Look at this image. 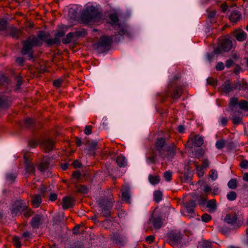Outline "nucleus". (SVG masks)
I'll list each match as a JSON object with an SVG mask.
<instances>
[{
	"mask_svg": "<svg viewBox=\"0 0 248 248\" xmlns=\"http://www.w3.org/2000/svg\"><path fill=\"white\" fill-rule=\"evenodd\" d=\"M9 35L13 38L18 39L19 35L21 32V30L17 29L14 26H10L8 29Z\"/></svg>",
	"mask_w": 248,
	"mask_h": 248,
	"instance_id": "4be33fe9",
	"label": "nucleus"
},
{
	"mask_svg": "<svg viewBox=\"0 0 248 248\" xmlns=\"http://www.w3.org/2000/svg\"><path fill=\"white\" fill-rule=\"evenodd\" d=\"M17 175L16 173H8L6 174V179L12 183L14 182L16 178Z\"/></svg>",
	"mask_w": 248,
	"mask_h": 248,
	"instance_id": "ea45409f",
	"label": "nucleus"
},
{
	"mask_svg": "<svg viewBox=\"0 0 248 248\" xmlns=\"http://www.w3.org/2000/svg\"><path fill=\"white\" fill-rule=\"evenodd\" d=\"M238 104V99L237 97H232L229 102V105L232 106H235Z\"/></svg>",
	"mask_w": 248,
	"mask_h": 248,
	"instance_id": "5fc2aeb1",
	"label": "nucleus"
},
{
	"mask_svg": "<svg viewBox=\"0 0 248 248\" xmlns=\"http://www.w3.org/2000/svg\"><path fill=\"white\" fill-rule=\"evenodd\" d=\"M167 241L172 247H178L182 243L183 235L180 231H171L167 233Z\"/></svg>",
	"mask_w": 248,
	"mask_h": 248,
	"instance_id": "39448f33",
	"label": "nucleus"
},
{
	"mask_svg": "<svg viewBox=\"0 0 248 248\" xmlns=\"http://www.w3.org/2000/svg\"><path fill=\"white\" fill-rule=\"evenodd\" d=\"M11 215L13 217L23 215L28 217L31 216V211L28 208L25 202L22 200H16L12 205L10 208Z\"/></svg>",
	"mask_w": 248,
	"mask_h": 248,
	"instance_id": "f03ea898",
	"label": "nucleus"
},
{
	"mask_svg": "<svg viewBox=\"0 0 248 248\" xmlns=\"http://www.w3.org/2000/svg\"><path fill=\"white\" fill-rule=\"evenodd\" d=\"M110 240L113 243L120 247L124 246L126 242V237L119 232L113 233L112 234L110 235Z\"/></svg>",
	"mask_w": 248,
	"mask_h": 248,
	"instance_id": "9d476101",
	"label": "nucleus"
},
{
	"mask_svg": "<svg viewBox=\"0 0 248 248\" xmlns=\"http://www.w3.org/2000/svg\"><path fill=\"white\" fill-rule=\"evenodd\" d=\"M203 143L202 138L199 135H195L191 140H189L187 143V147L189 148H193V146L197 147L201 146Z\"/></svg>",
	"mask_w": 248,
	"mask_h": 248,
	"instance_id": "9b49d317",
	"label": "nucleus"
},
{
	"mask_svg": "<svg viewBox=\"0 0 248 248\" xmlns=\"http://www.w3.org/2000/svg\"><path fill=\"white\" fill-rule=\"evenodd\" d=\"M109 18L111 20V24L112 25H115L117 28L119 29V31L118 32V35L122 36L123 35L127 34L126 30L124 28L122 27L118 23L119 19L117 14H110L109 15Z\"/></svg>",
	"mask_w": 248,
	"mask_h": 248,
	"instance_id": "1a4fd4ad",
	"label": "nucleus"
},
{
	"mask_svg": "<svg viewBox=\"0 0 248 248\" xmlns=\"http://www.w3.org/2000/svg\"><path fill=\"white\" fill-rule=\"evenodd\" d=\"M166 151L167 152V154H164L165 156V158H172L176 154V146L175 145L172 143L170 145L167 146L166 149Z\"/></svg>",
	"mask_w": 248,
	"mask_h": 248,
	"instance_id": "aec40b11",
	"label": "nucleus"
},
{
	"mask_svg": "<svg viewBox=\"0 0 248 248\" xmlns=\"http://www.w3.org/2000/svg\"><path fill=\"white\" fill-rule=\"evenodd\" d=\"M231 115V118L234 124H239L242 123L241 112L240 110H234L232 109Z\"/></svg>",
	"mask_w": 248,
	"mask_h": 248,
	"instance_id": "412c9836",
	"label": "nucleus"
},
{
	"mask_svg": "<svg viewBox=\"0 0 248 248\" xmlns=\"http://www.w3.org/2000/svg\"><path fill=\"white\" fill-rule=\"evenodd\" d=\"M74 35L77 37H84L87 34L86 30L85 29H80L77 30L75 32H73Z\"/></svg>",
	"mask_w": 248,
	"mask_h": 248,
	"instance_id": "2f4dec72",
	"label": "nucleus"
},
{
	"mask_svg": "<svg viewBox=\"0 0 248 248\" xmlns=\"http://www.w3.org/2000/svg\"><path fill=\"white\" fill-rule=\"evenodd\" d=\"M224 221L232 226L234 229L239 228L242 224V222L238 219V216L235 213L227 214L224 217Z\"/></svg>",
	"mask_w": 248,
	"mask_h": 248,
	"instance_id": "6e6552de",
	"label": "nucleus"
},
{
	"mask_svg": "<svg viewBox=\"0 0 248 248\" xmlns=\"http://www.w3.org/2000/svg\"><path fill=\"white\" fill-rule=\"evenodd\" d=\"M196 203L194 200H190L189 202L185 203V206L186 212L189 214H192L194 212V208L196 206Z\"/></svg>",
	"mask_w": 248,
	"mask_h": 248,
	"instance_id": "c85d7f7f",
	"label": "nucleus"
},
{
	"mask_svg": "<svg viewBox=\"0 0 248 248\" xmlns=\"http://www.w3.org/2000/svg\"><path fill=\"white\" fill-rule=\"evenodd\" d=\"M122 197L123 200L126 201L127 202H129L130 199V195L129 191L127 189L123 191L122 193Z\"/></svg>",
	"mask_w": 248,
	"mask_h": 248,
	"instance_id": "a19ab883",
	"label": "nucleus"
},
{
	"mask_svg": "<svg viewBox=\"0 0 248 248\" xmlns=\"http://www.w3.org/2000/svg\"><path fill=\"white\" fill-rule=\"evenodd\" d=\"M74 199L71 197H65L62 199V208L66 209L73 207Z\"/></svg>",
	"mask_w": 248,
	"mask_h": 248,
	"instance_id": "5701e85b",
	"label": "nucleus"
},
{
	"mask_svg": "<svg viewBox=\"0 0 248 248\" xmlns=\"http://www.w3.org/2000/svg\"><path fill=\"white\" fill-rule=\"evenodd\" d=\"M220 231L222 234L225 235H228L229 233V230L227 228L220 227Z\"/></svg>",
	"mask_w": 248,
	"mask_h": 248,
	"instance_id": "e2e57ef3",
	"label": "nucleus"
},
{
	"mask_svg": "<svg viewBox=\"0 0 248 248\" xmlns=\"http://www.w3.org/2000/svg\"><path fill=\"white\" fill-rule=\"evenodd\" d=\"M26 169L27 170V172L31 173H33L35 171V168L33 164H31L30 163H28L27 161H26Z\"/></svg>",
	"mask_w": 248,
	"mask_h": 248,
	"instance_id": "79ce46f5",
	"label": "nucleus"
},
{
	"mask_svg": "<svg viewBox=\"0 0 248 248\" xmlns=\"http://www.w3.org/2000/svg\"><path fill=\"white\" fill-rule=\"evenodd\" d=\"M239 107L241 109H248V102L245 100H241L238 104Z\"/></svg>",
	"mask_w": 248,
	"mask_h": 248,
	"instance_id": "a18cd8bd",
	"label": "nucleus"
},
{
	"mask_svg": "<svg viewBox=\"0 0 248 248\" xmlns=\"http://www.w3.org/2000/svg\"><path fill=\"white\" fill-rule=\"evenodd\" d=\"M207 207L210 208L213 211L216 209V201L215 200L213 199L207 202Z\"/></svg>",
	"mask_w": 248,
	"mask_h": 248,
	"instance_id": "c03bdc74",
	"label": "nucleus"
},
{
	"mask_svg": "<svg viewBox=\"0 0 248 248\" xmlns=\"http://www.w3.org/2000/svg\"><path fill=\"white\" fill-rule=\"evenodd\" d=\"M209 164L210 162L208 159L207 158H205L203 159L202 164L201 167L206 170L208 167Z\"/></svg>",
	"mask_w": 248,
	"mask_h": 248,
	"instance_id": "bf43d9fd",
	"label": "nucleus"
},
{
	"mask_svg": "<svg viewBox=\"0 0 248 248\" xmlns=\"http://www.w3.org/2000/svg\"><path fill=\"white\" fill-rule=\"evenodd\" d=\"M148 178L149 182L152 185H156L160 181L159 177L156 175L154 176L149 175Z\"/></svg>",
	"mask_w": 248,
	"mask_h": 248,
	"instance_id": "f704fd0d",
	"label": "nucleus"
},
{
	"mask_svg": "<svg viewBox=\"0 0 248 248\" xmlns=\"http://www.w3.org/2000/svg\"><path fill=\"white\" fill-rule=\"evenodd\" d=\"M209 177L213 181L216 180L217 178V171L215 170H211L209 172Z\"/></svg>",
	"mask_w": 248,
	"mask_h": 248,
	"instance_id": "de8ad7c7",
	"label": "nucleus"
},
{
	"mask_svg": "<svg viewBox=\"0 0 248 248\" xmlns=\"http://www.w3.org/2000/svg\"><path fill=\"white\" fill-rule=\"evenodd\" d=\"M241 17L240 12L237 10H233L229 16V19L232 23H236Z\"/></svg>",
	"mask_w": 248,
	"mask_h": 248,
	"instance_id": "b1692460",
	"label": "nucleus"
},
{
	"mask_svg": "<svg viewBox=\"0 0 248 248\" xmlns=\"http://www.w3.org/2000/svg\"><path fill=\"white\" fill-rule=\"evenodd\" d=\"M237 186V182L235 179H232L228 183V186L232 189H235Z\"/></svg>",
	"mask_w": 248,
	"mask_h": 248,
	"instance_id": "e433bc0d",
	"label": "nucleus"
},
{
	"mask_svg": "<svg viewBox=\"0 0 248 248\" xmlns=\"http://www.w3.org/2000/svg\"><path fill=\"white\" fill-rule=\"evenodd\" d=\"M240 166L243 169L248 168V161L247 160H242L240 163Z\"/></svg>",
	"mask_w": 248,
	"mask_h": 248,
	"instance_id": "680f3d73",
	"label": "nucleus"
},
{
	"mask_svg": "<svg viewBox=\"0 0 248 248\" xmlns=\"http://www.w3.org/2000/svg\"><path fill=\"white\" fill-rule=\"evenodd\" d=\"M113 40L112 36H102L100 37L98 42L94 46L99 52H103L108 50L111 46Z\"/></svg>",
	"mask_w": 248,
	"mask_h": 248,
	"instance_id": "20e7f679",
	"label": "nucleus"
},
{
	"mask_svg": "<svg viewBox=\"0 0 248 248\" xmlns=\"http://www.w3.org/2000/svg\"><path fill=\"white\" fill-rule=\"evenodd\" d=\"M204 154V151L202 149H199L195 151V156L196 157L200 159L202 156H203V155Z\"/></svg>",
	"mask_w": 248,
	"mask_h": 248,
	"instance_id": "3c124183",
	"label": "nucleus"
},
{
	"mask_svg": "<svg viewBox=\"0 0 248 248\" xmlns=\"http://www.w3.org/2000/svg\"><path fill=\"white\" fill-rule=\"evenodd\" d=\"M81 176V173L79 171H75L72 174V176L74 178L78 179Z\"/></svg>",
	"mask_w": 248,
	"mask_h": 248,
	"instance_id": "338daca9",
	"label": "nucleus"
},
{
	"mask_svg": "<svg viewBox=\"0 0 248 248\" xmlns=\"http://www.w3.org/2000/svg\"><path fill=\"white\" fill-rule=\"evenodd\" d=\"M237 198V194L235 192L231 191L227 195V198L229 201H234Z\"/></svg>",
	"mask_w": 248,
	"mask_h": 248,
	"instance_id": "37998d69",
	"label": "nucleus"
},
{
	"mask_svg": "<svg viewBox=\"0 0 248 248\" xmlns=\"http://www.w3.org/2000/svg\"><path fill=\"white\" fill-rule=\"evenodd\" d=\"M155 239V236L154 235H149L146 238V241L148 242L149 244H151L153 242Z\"/></svg>",
	"mask_w": 248,
	"mask_h": 248,
	"instance_id": "69168bd1",
	"label": "nucleus"
},
{
	"mask_svg": "<svg viewBox=\"0 0 248 248\" xmlns=\"http://www.w3.org/2000/svg\"><path fill=\"white\" fill-rule=\"evenodd\" d=\"M164 177L167 181L169 182L170 181L172 177L171 172L170 171L165 172L164 173Z\"/></svg>",
	"mask_w": 248,
	"mask_h": 248,
	"instance_id": "864d4df0",
	"label": "nucleus"
},
{
	"mask_svg": "<svg viewBox=\"0 0 248 248\" xmlns=\"http://www.w3.org/2000/svg\"><path fill=\"white\" fill-rule=\"evenodd\" d=\"M158 154L156 151L152 150L150 151L147 154L146 161L148 164H155L157 160V156Z\"/></svg>",
	"mask_w": 248,
	"mask_h": 248,
	"instance_id": "6ab92c4d",
	"label": "nucleus"
},
{
	"mask_svg": "<svg viewBox=\"0 0 248 248\" xmlns=\"http://www.w3.org/2000/svg\"><path fill=\"white\" fill-rule=\"evenodd\" d=\"M232 46V43L231 40L228 38H225L221 40L218 46L214 49V52L217 54L221 53L222 52H227L231 50Z\"/></svg>",
	"mask_w": 248,
	"mask_h": 248,
	"instance_id": "423d86ee",
	"label": "nucleus"
},
{
	"mask_svg": "<svg viewBox=\"0 0 248 248\" xmlns=\"http://www.w3.org/2000/svg\"><path fill=\"white\" fill-rule=\"evenodd\" d=\"M42 201L41 197L39 195H34L31 199V202L35 207H38Z\"/></svg>",
	"mask_w": 248,
	"mask_h": 248,
	"instance_id": "7c9ffc66",
	"label": "nucleus"
},
{
	"mask_svg": "<svg viewBox=\"0 0 248 248\" xmlns=\"http://www.w3.org/2000/svg\"><path fill=\"white\" fill-rule=\"evenodd\" d=\"M11 104L10 99L7 96H2L0 97V108H8Z\"/></svg>",
	"mask_w": 248,
	"mask_h": 248,
	"instance_id": "bb28decb",
	"label": "nucleus"
},
{
	"mask_svg": "<svg viewBox=\"0 0 248 248\" xmlns=\"http://www.w3.org/2000/svg\"><path fill=\"white\" fill-rule=\"evenodd\" d=\"M207 82L211 85L216 86L217 85V80L211 77H209L207 79Z\"/></svg>",
	"mask_w": 248,
	"mask_h": 248,
	"instance_id": "4d7b16f0",
	"label": "nucleus"
},
{
	"mask_svg": "<svg viewBox=\"0 0 248 248\" xmlns=\"http://www.w3.org/2000/svg\"><path fill=\"white\" fill-rule=\"evenodd\" d=\"M49 36L48 33L43 31H39L36 36L28 37L26 40L22 42L23 46L21 50V54L23 55H28L29 60H33V47L41 46L43 45V42H46Z\"/></svg>",
	"mask_w": 248,
	"mask_h": 248,
	"instance_id": "f257e3e1",
	"label": "nucleus"
},
{
	"mask_svg": "<svg viewBox=\"0 0 248 248\" xmlns=\"http://www.w3.org/2000/svg\"><path fill=\"white\" fill-rule=\"evenodd\" d=\"M235 84L236 86V89H238L239 91H246L248 89V84L244 79H243L242 82L235 81Z\"/></svg>",
	"mask_w": 248,
	"mask_h": 248,
	"instance_id": "cd10ccee",
	"label": "nucleus"
},
{
	"mask_svg": "<svg viewBox=\"0 0 248 248\" xmlns=\"http://www.w3.org/2000/svg\"><path fill=\"white\" fill-rule=\"evenodd\" d=\"M62 82L63 80L61 78H59L54 80L53 82V84L57 88H60L62 86Z\"/></svg>",
	"mask_w": 248,
	"mask_h": 248,
	"instance_id": "603ef678",
	"label": "nucleus"
},
{
	"mask_svg": "<svg viewBox=\"0 0 248 248\" xmlns=\"http://www.w3.org/2000/svg\"><path fill=\"white\" fill-rule=\"evenodd\" d=\"M196 167L197 173V175H198V176H199V177L202 176L204 173V170H203L204 169L198 166L197 164H196Z\"/></svg>",
	"mask_w": 248,
	"mask_h": 248,
	"instance_id": "09e8293b",
	"label": "nucleus"
},
{
	"mask_svg": "<svg viewBox=\"0 0 248 248\" xmlns=\"http://www.w3.org/2000/svg\"><path fill=\"white\" fill-rule=\"evenodd\" d=\"M98 204L101 209L102 216L108 217L110 215V210L113 206V202L108 199H101L99 201Z\"/></svg>",
	"mask_w": 248,
	"mask_h": 248,
	"instance_id": "0eeeda50",
	"label": "nucleus"
},
{
	"mask_svg": "<svg viewBox=\"0 0 248 248\" xmlns=\"http://www.w3.org/2000/svg\"><path fill=\"white\" fill-rule=\"evenodd\" d=\"M60 42V40L58 38L55 37L54 38L47 39L46 43L48 46H52L54 44H59Z\"/></svg>",
	"mask_w": 248,
	"mask_h": 248,
	"instance_id": "58836bf2",
	"label": "nucleus"
},
{
	"mask_svg": "<svg viewBox=\"0 0 248 248\" xmlns=\"http://www.w3.org/2000/svg\"><path fill=\"white\" fill-rule=\"evenodd\" d=\"M98 142L96 141H88L86 145L87 146V154L90 155H93L95 153V151L97 146Z\"/></svg>",
	"mask_w": 248,
	"mask_h": 248,
	"instance_id": "a211bd4d",
	"label": "nucleus"
},
{
	"mask_svg": "<svg viewBox=\"0 0 248 248\" xmlns=\"http://www.w3.org/2000/svg\"><path fill=\"white\" fill-rule=\"evenodd\" d=\"M225 145V142L223 140H220L217 141L216 143V147L219 149H221Z\"/></svg>",
	"mask_w": 248,
	"mask_h": 248,
	"instance_id": "6e6d98bb",
	"label": "nucleus"
},
{
	"mask_svg": "<svg viewBox=\"0 0 248 248\" xmlns=\"http://www.w3.org/2000/svg\"><path fill=\"white\" fill-rule=\"evenodd\" d=\"M84 133L87 135H90L92 133V126L86 125L84 129Z\"/></svg>",
	"mask_w": 248,
	"mask_h": 248,
	"instance_id": "13d9d810",
	"label": "nucleus"
},
{
	"mask_svg": "<svg viewBox=\"0 0 248 248\" xmlns=\"http://www.w3.org/2000/svg\"><path fill=\"white\" fill-rule=\"evenodd\" d=\"M74 36H75V35H74V33L73 32H70L68 33L66 35V37L62 39V42L63 44H69V43L71 42L72 38Z\"/></svg>",
	"mask_w": 248,
	"mask_h": 248,
	"instance_id": "473e14b6",
	"label": "nucleus"
},
{
	"mask_svg": "<svg viewBox=\"0 0 248 248\" xmlns=\"http://www.w3.org/2000/svg\"><path fill=\"white\" fill-rule=\"evenodd\" d=\"M43 215H36L31 220V225L33 229H38L44 221Z\"/></svg>",
	"mask_w": 248,
	"mask_h": 248,
	"instance_id": "ddd939ff",
	"label": "nucleus"
},
{
	"mask_svg": "<svg viewBox=\"0 0 248 248\" xmlns=\"http://www.w3.org/2000/svg\"><path fill=\"white\" fill-rule=\"evenodd\" d=\"M7 22L3 19H0V31H5L7 29Z\"/></svg>",
	"mask_w": 248,
	"mask_h": 248,
	"instance_id": "49530a36",
	"label": "nucleus"
},
{
	"mask_svg": "<svg viewBox=\"0 0 248 248\" xmlns=\"http://www.w3.org/2000/svg\"><path fill=\"white\" fill-rule=\"evenodd\" d=\"M211 218V216L208 214H204L201 217L202 220L204 222H208Z\"/></svg>",
	"mask_w": 248,
	"mask_h": 248,
	"instance_id": "8fccbe9b",
	"label": "nucleus"
},
{
	"mask_svg": "<svg viewBox=\"0 0 248 248\" xmlns=\"http://www.w3.org/2000/svg\"><path fill=\"white\" fill-rule=\"evenodd\" d=\"M40 145L45 152L48 153L54 149V142L49 139H45L42 141Z\"/></svg>",
	"mask_w": 248,
	"mask_h": 248,
	"instance_id": "dca6fc26",
	"label": "nucleus"
},
{
	"mask_svg": "<svg viewBox=\"0 0 248 248\" xmlns=\"http://www.w3.org/2000/svg\"><path fill=\"white\" fill-rule=\"evenodd\" d=\"M50 166V158L47 157H44L40 163L38 165V169L41 172H45L48 170Z\"/></svg>",
	"mask_w": 248,
	"mask_h": 248,
	"instance_id": "f3484780",
	"label": "nucleus"
},
{
	"mask_svg": "<svg viewBox=\"0 0 248 248\" xmlns=\"http://www.w3.org/2000/svg\"><path fill=\"white\" fill-rule=\"evenodd\" d=\"M116 161L120 167H124L127 164L125 157L122 155L117 156Z\"/></svg>",
	"mask_w": 248,
	"mask_h": 248,
	"instance_id": "c756f323",
	"label": "nucleus"
},
{
	"mask_svg": "<svg viewBox=\"0 0 248 248\" xmlns=\"http://www.w3.org/2000/svg\"><path fill=\"white\" fill-rule=\"evenodd\" d=\"M76 189L78 192L81 193H87V188L84 185H76Z\"/></svg>",
	"mask_w": 248,
	"mask_h": 248,
	"instance_id": "4c0bfd02",
	"label": "nucleus"
},
{
	"mask_svg": "<svg viewBox=\"0 0 248 248\" xmlns=\"http://www.w3.org/2000/svg\"><path fill=\"white\" fill-rule=\"evenodd\" d=\"M102 14L94 6H87L81 15V19L83 23H89L96 22L101 18Z\"/></svg>",
	"mask_w": 248,
	"mask_h": 248,
	"instance_id": "7ed1b4c3",
	"label": "nucleus"
},
{
	"mask_svg": "<svg viewBox=\"0 0 248 248\" xmlns=\"http://www.w3.org/2000/svg\"><path fill=\"white\" fill-rule=\"evenodd\" d=\"M57 199V195L56 193H52L49 195V199L52 202L56 201Z\"/></svg>",
	"mask_w": 248,
	"mask_h": 248,
	"instance_id": "774afa93",
	"label": "nucleus"
},
{
	"mask_svg": "<svg viewBox=\"0 0 248 248\" xmlns=\"http://www.w3.org/2000/svg\"><path fill=\"white\" fill-rule=\"evenodd\" d=\"M183 93V87L182 86H178L173 91L171 97L173 99H177L180 97Z\"/></svg>",
	"mask_w": 248,
	"mask_h": 248,
	"instance_id": "a878e982",
	"label": "nucleus"
},
{
	"mask_svg": "<svg viewBox=\"0 0 248 248\" xmlns=\"http://www.w3.org/2000/svg\"><path fill=\"white\" fill-rule=\"evenodd\" d=\"M233 35L238 41H243L247 38V33L242 31H235L233 32Z\"/></svg>",
	"mask_w": 248,
	"mask_h": 248,
	"instance_id": "393cba45",
	"label": "nucleus"
},
{
	"mask_svg": "<svg viewBox=\"0 0 248 248\" xmlns=\"http://www.w3.org/2000/svg\"><path fill=\"white\" fill-rule=\"evenodd\" d=\"M216 70L217 71H222L224 69V65L222 62H218L216 65Z\"/></svg>",
	"mask_w": 248,
	"mask_h": 248,
	"instance_id": "052dcab7",
	"label": "nucleus"
},
{
	"mask_svg": "<svg viewBox=\"0 0 248 248\" xmlns=\"http://www.w3.org/2000/svg\"><path fill=\"white\" fill-rule=\"evenodd\" d=\"M200 248H213V243L209 241L204 240L201 242Z\"/></svg>",
	"mask_w": 248,
	"mask_h": 248,
	"instance_id": "c9c22d12",
	"label": "nucleus"
},
{
	"mask_svg": "<svg viewBox=\"0 0 248 248\" xmlns=\"http://www.w3.org/2000/svg\"><path fill=\"white\" fill-rule=\"evenodd\" d=\"M149 222L156 229H160L163 225V221L161 217L159 216H155L154 214H152L151 216Z\"/></svg>",
	"mask_w": 248,
	"mask_h": 248,
	"instance_id": "4468645a",
	"label": "nucleus"
},
{
	"mask_svg": "<svg viewBox=\"0 0 248 248\" xmlns=\"http://www.w3.org/2000/svg\"><path fill=\"white\" fill-rule=\"evenodd\" d=\"M162 193L159 190H156L154 192V200L156 202H159L162 200Z\"/></svg>",
	"mask_w": 248,
	"mask_h": 248,
	"instance_id": "72a5a7b5",
	"label": "nucleus"
},
{
	"mask_svg": "<svg viewBox=\"0 0 248 248\" xmlns=\"http://www.w3.org/2000/svg\"><path fill=\"white\" fill-rule=\"evenodd\" d=\"M166 145L165 140L163 138L158 139L155 145V149H153L154 151H156V152L158 153L160 156L162 157L163 159L165 158L164 155L163 151L164 149L163 148Z\"/></svg>",
	"mask_w": 248,
	"mask_h": 248,
	"instance_id": "f8f14e48",
	"label": "nucleus"
},
{
	"mask_svg": "<svg viewBox=\"0 0 248 248\" xmlns=\"http://www.w3.org/2000/svg\"><path fill=\"white\" fill-rule=\"evenodd\" d=\"M236 89L235 81L231 83L230 80H226L221 86L222 91L226 93L233 92Z\"/></svg>",
	"mask_w": 248,
	"mask_h": 248,
	"instance_id": "2eb2a0df",
	"label": "nucleus"
},
{
	"mask_svg": "<svg viewBox=\"0 0 248 248\" xmlns=\"http://www.w3.org/2000/svg\"><path fill=\"white\" fill-rule=\"evenodd\" d=\"M33 124V121L31 118H28L25 120V124L27 127H30Z\"/></svg>",
	"mask_w": 248,
	"mask_h": 248,
	"instance_id": "0e129e2a",
	"label": "nucleus"
}]
</instances>
